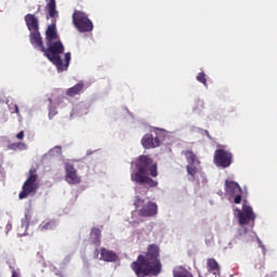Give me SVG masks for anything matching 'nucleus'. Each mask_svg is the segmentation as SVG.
Masks as SVG:
<instances>
[{"instance_id": "35", "label": "nucleus", "mask_w": 277, "mask_h": 277, "mask_svg": "<svg viewBox=\"0 0 277 277\" xmlns=\"http://www.w3.org/2000/svg\"><path fill=\"white\" fill-rule=\"evenodd\" d=\"M38 12H40V6L38 8Z\"/></svg>"}, {"instance_id": "2", "label": "nucleus", "mask_w": 277, "mask_h": 277, "mask_svg": "<svg viewBox=\"0 0 277 277\" xmlns=\"http://www.w3.org/2000/svg\"><path fill=\"white\" fill-rule=\"evenodd\" d=\"M48 48H44L43 54L44 56L56 66L58 72H64V70H68V66H70V52L65 53V63L62 61V53H64V43L58 39L56 41H51L47 43Z\"/></svg>"}, {"instance_id": "15", "label": "nucleus", "mask_w": 277, "mask_h": 277, "mask_svg": "<svg viewBox=\"0 0 277 277\" xmlns=\"http://www.w3.org/2000/svg\"><path fill=\"white\" fill-rule=\"evenodd\" d=\"M101 261H105L106 263H116L118 261V254L116 252L102 248L100 249Z\"/></svg>"}, {"instance_id": "21", "label": "nucleus", "mask_w": 277, "mask_h": 277, "mask_svg": "<svg viewBox=\"0 0 277 277\" xmlns=\"http://www.w3.org/2000/svg\"><path fill=\"white\" fill-rule=\"evenodd\" d=\"M173 277H194V275L183 266L173 269Z\"/></svg>"}, {"instance_id": "7", "label": "nucleus", "mask_w": 277, "mask_h": 277, "mask_svg": "<svg viewBox=\"0 0 277 277\" xmlns=\"http://www.w3.org/2000/svg\"><path fill=\"white\" fill-rule=\"evenodd\" d=\"M213 161L216 168H230L233 163V153L224 148H217L214 151Z\"/></svg>"}, {"instance_id": "17", "label": "nucleus", "mask_w": 277, "mask_h": 277, "mask_svg": "<svg viewBox=\"0 0 277 277\" xmlns=\"http://www.w3.org/2000/svg\"><path fill=\"white\" fill-rule=\"evenodd\" d=\"M225 192L228 196H235V194H241V186L234 181H225Z\"/></svg>"}, {"instance_id": "34", "label": "nucleus", "mask_w": 277, "mask_h": 277, "mask_svg": "<svg viewBox=\"0 0 277 277\" xmlns=\"http://www.w3.org/2000/svg\"><path fill=\"white\" fill-rule=\"evenodd\" d=\"M207 137L211 138V135L209 134V131L206 130Z\"/></svg>"}, {"instance_id": "29", "label": "nucleus", "mask_w": 277, "mask_h": 277, "mask_svg": "<svg viewBox=\"0 0 277 277\" xmlns=\"http://www.w3.org/2000/svg\"><path fill=\"white\" fill-rule=\"evenodd\" d=\"M9 109H11V114H17L18 116H21V111L18 110V105L13 104L14 110H12V106H9Z\"/></svg>"}, {"instance_id": "25", "label": "nucleus", "mask_w": 277, "mask_h": 277, "mask_svg": "<svg viewBox=\"0 0 277 277\" xmlns=\"http://www.w3.org/2000/svg\"><path fill=\"white\" fill-rule=\"evenodd\" d=\"M9 150H27V144L25 143H11L8 145Z\"/></svg>"}, {"instance_id": "4", "label": "nucleus", "mask_w": 277, "mask_h": 277, "mask_svg": "<svg viewBox=\"0 0 277 277\" xmlns=\"http://www.w3.org/2000/svg\"><path fill=\"white\" fill-rule=\"evenodd\" d=\"M29 174L30 175L24 182L22 192L18 195L19 200H25L28 196H34L40 187L38 184V174H36V169H30Z\"/></svg>"}, {"instance_id": "8", "label": "nucleus", "mask_w": 277, "mask_h": 277, "mask_svg": "<svg viewBox=\"0 0 277 277\" xmlns=\"http://www.w3.org/2000/svg\"><path fill=\"white\" fill-rule=\"evenodd\" d=\"M234 215L238 219V224L240 226H246L250 224V222H254V220H256L254 211H252V207L247 205H242V210H239V208L234 209Z\"/></svg>"}, {"instance_id": "5", "label": "nucleus", "mask_w": 277, "mask_h": 277, "mask_svg": "<svg viewBox=\"0 0 277 277\" xmlns=\"http://www.w3.org/2000/svg\"><path fill=\"white\" fill-rule=\"evenodd\" d=\"M145 200L142 199V197L136 196L134 200V207L135 209H138V215L140 217H155L158 212L157 203L153 201H148L145 203Z\"/></svg>"}, {"instance_id": "18", "label": "nucleus", "mask_w": 277, "mask_h": 277, "mask_svg": "<svg viewBox=\"0 0 277 277\" xmlns=\"http://www.w3.org/2000/svg\"><path fill=\"white\" fill-rule=\"evenodd\" d=\"M84 83L83 81H80L78 82L76 85L69 88L67 91H66V94L68 96H70V98L81 94V92L83 91V88H84Z\"/></svg>"}, {"instance_id": "30", "label": "nucleus", "mask_w": 277, "mask_h": 277, "mask_svg": "<svg viewBox=\"0 0 277 277\" xmlns=\"http://www.w3.org/2000/svg\"><path fill=\"white\" fill-rule=\"evenodd\" d=\"M17 140H24L25 138V131H21L16 134Z\"/></svg>"}, {"instance_id": "33", "label": "nucleus", "mask_w": 277, "mask_h": 277, "mask_svg": "<svg viewBox=\"0 0 277 277\" xmlns=\"http://www.w3.org/2000/svg\"><path fill=\"white\" fill-rule=\"evenodd\" d=\"M12 277H21V275L16 271H12Z\"/></svg>"}, {"instance_id": "3", "label": "nucleus", "mask_w": 277, "mask_h": 277, "mask_svg": "<svg viewBox=\"0 0 277 277\" xmlns=\"http://www.w3.org/2000/svg\"><path fill=\"white\" fill-rule=\"evenodd\" d=\"M135 168L137 171L132 174H137L138 176H142L144 174H148L149 172L150 176H159V172L157 171V162H154L153 158H150L149 156H140L135 160Z\"/></svg>"}, {"instance_id": "12", "label": "nucleus", "mask_w": 277, "mask_h": 277, "mask_svg": "<svg viewBox=\"0 0 277 277\" xmlns=\"http://www.w3.org/2000/svg\"><path fill=\"white\" fill-rule=\"evenodd\" d=\"M24 21L30 34L34 31H40V22L38 21V17H36L35 14H26Z\"/></svg>"}, {"instance_id": "13", "label": "nucleus", "mask_w": 277, "mask_h": 277, "mask_svg": "<svg viewBox=\"0 0 277 277\" xmlns=\"http://www.w3.org/2000/svg\"><path fill=\"white\" fill-rule=\"evenodd\" d=\"M29 41H30V44H32V47L35 49H39V51H41L43 53L44 41H42V35H40V30L30 32Z\"/></svg>"}, {"instance_id": "22", "label": "nucleus", "mask_w": 277, "mask_h": 277, "mask_svg": "<svg viewBox=\"0 0 277 277\" xmlns=\"http://www.w3.org/2000/svg\"><path fill=\"white\" fill-rule=\"evenodd\" d=\"M91 239L94 246H101V229L98 227H94L91 230Z\"/></svg>"}, {"instance_id": "32", "label": "nucleus", "mask_w": 277, "mask_h": 277, "mask_svg": "<svg viewBox=\"0 0 277 277\" xmlns=\"http://www.w3.org/2000/svg\"><path fill=\"white\" fill-rule=\"evenodd\" d=\"M54 150H56L57 155L62 154V146H55Z\"/></svg>"}, {"instance_id": "28", "label": "nucleus", "mask_w": 277, "mask_h": 277, "mask_svg": "<svg viewBox=\"0 0 277 277\" xmlns=\"http://www.w3.org/2000/svg\"><path fill=\"white\" fill-rule=\"evenodd\" d=\"M242 194H243V190H241L240 193H236L234 195V202H235V205H241Z\"/></svg>"}, {"instance_id": "16", "label": "nucleus", "mask_w": 277, "mask_h": 277, "mask_svg": "<svg viewBox=\"0 0 277 277\" xmlns=\"http://www.w3.org/2000/svg\"><path fill=\"white\" fill-rule=\"evenodd\" d=\"M45 12L47 18H57L58 12H57V2L55 0H45Z\"/></svg>"}, {"instance_id": "6", "label": "nucleus", "mask_w": 277, "mask_h": 277, "mask_svg": "<svg viewBox=\"0 0 277 277\" xmlns=\"http://www.w3.org/2000/svg\"><path fill=\"white\" fill-rule=\"evenodd\" d=\"M72 23L80 31V34H85L88 31H92L94 29V24H92V21L88 17V15L81 11H75L72 14Z\"/></svg>"}, {"instance_id": "9", "label": "nucleus", "mask_w": 277, "mask_h": 277, "mask_svg": "<svg viewBox=\"0 0 277 277\" xmlns=\"http://www.w3.org/2000/svg\"><path fill=\"white\" fill-rule=\"evenodd\" d=\"M65 171H66V175H65L66 183H68L69 185H79V183H81V176L77 174V169H75V166L68 162L65 163Z\"/></svg>"}, {"instance_id": "27", "label": "nucleus", "mask_w": 277, "mask_h": 277, "mask_svg": "<svg viewBox=\"0 0 277 277\" xmlns=\"http://www.w3.org/2000/svg\"><path fill=\"white\" fill-rule=\"evenodd\" d=\"M196 79L207 88V74H205V71L199 72Z\"/></svg>"}, {"instance_id": "11", "label": "nucleus", "mask_w": 277, "mask_h": 277, "mask_svg": "<svg viewBox=\"0 0 277 277\" xmlns=\"http://www.w3.org/2000/svg\"><path fill=\"white\" fill-rule=\"evenodd\" d=\"M141 144L143 148L148 150L150 148H158V146H161V141L157 136L154 137L153 134H145L141 141Z\"/></svg>"}, {"instance_id": "31", "label": "nucleus", "mask_w": 277, "mask_h": 277, "mask_svg": "<svg viewBox=\"0 0 277 277\" xmlns=\"http://www.w3.org/2000/svg\"><path fill=\"white\" fill-rule=\"evenodd\" d=\"M239 235H246V233H248V228L243 227L242 229L238 230Z\"/></svg>"}, {"instance_id": "19", "label": "nucleus", "mask_w": 277, "mask_h": 277, "mask_svg": "<svg viewBox=\"0 0 277 277\" xmlns=\"http://www.w3.org/2000/svg\"><path fill=\"white\" fill-rule=\"evenodd\" d=\"M183 155H185L188 166L190 164L200 166V160H198V157L196 156V154H194V151L186 150V151H183Z\"/></svg>"}, {"instance_id": "14", "label": "nucleus", "mask_w": 277, "mask_h": 277, "mask_svg": "<svg viewBox=\"0 0 277 277\" xmlns=\"http://www.w3.org/2000/svg\"><path fill=\"white\" fill-rule=\"evenodd\" d=\"M60 40V36L57 35V26L55 22L48 26L45 30V44H51V42H55Z\"/></svg>"}, {"instance_id": "20", "label": "nucleus", "mask_w": 277, "mask_h": 277, "mask_svg": "<svg viewBox=\"0 0 277 277\" xmlns=\"http://www.w3.org/2000/svg\"><path fill=\"white\" fill-rule=\"evenodd\" d=\"M208 272H212L214 275L220 274V264L213 258L207 260Z\"/></svg>"}, {"instance_id": "1", "label": "nucleus", "mask_w": 277, "mask_h": 277, "mask_svg": "<svg viewBox=\"0 0 277 277\" xmlns=\"http://www.w3.org/2000/svg\"><path fill=\"white\" fill-rule=\"evenodd\" d=\"M159 245L151 243L145 254H140L130 267L136 277L159 276L162 269Z\"/></svg>"}, {"instance_id": "24", "label": "nucleus", "mask_w": 277, "mask_h": 277, "mask_svg": "<svg viewBox=\"0 0 277 277\" xmlns=\"http://www.w3.org/2000/svg\"><path fill=\"white\" fill-rule=\"evenodd\" d=\"M186 170L188 176H190L189 181H196V174H198V168L196 164H187Z\"/></svg>"}, {"instance_id": "10", "label": "nucleus", "mask_w": 277, "mask_h": 277, "mask_svg": "<svg viewBox=\"0 0 277 277\" xmlns=\"http://www.w3.org/2000/svg\"><path fill=\"white\" fill-rule=\"evenodd\" d=\"M131 181H133V183H138V185H147L148 187H157V185H159V182L150 179L148 174H131Z\"/></svg>"}, {"instance_id": "23", "label": "nucleus", "mask_w": 277, "mask_h": 277, "mask_svg": "<svg viewBox=\"0 0 277 277\" xmlns=\"http://www.w3.org/2000/svg\"><path fill=\"white\" fill-rule=\"evenodd\" d=\"M57 226V222H55V220H51V221H48V222H43L39 228L40 230H53L55 229Z\"/></svg>"}, {"instance_id": "26", "label": "nucleus", "mask_w": 277, "mask_h": 277, "mask_svg": "<svg viewBox=\"0 0 277 277\" xmlns=\"http://www.w3.org/2000/svg\"><path fill=\"white\" fill-rule=\"evenodd\" d=\"M49 103V118L52 119L53 116H57V109L53 108V98H48Z\"/></svg>"}]
</instances>
